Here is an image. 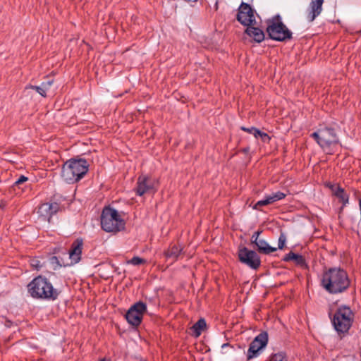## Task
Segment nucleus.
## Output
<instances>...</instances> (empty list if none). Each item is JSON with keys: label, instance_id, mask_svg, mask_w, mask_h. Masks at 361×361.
Wrapping results in <instances>:
<instances>
[{"label": "nucleus", "instance_id": "f257e3e1", "mask_svg": "<svg viewBox=\"0 0 361 361\" xmlns=\"http://www.w3.org/2000/svg\"><path fill=\"white\" fill-rule=\"evenodd\" d=\"M350 283L347 271L341 267L329 268L322 274L321 286L330 294L345 292Z\"/></svg>", "mask_w": 361, "mask_h": 361}, {"label": "nucleus", "instance_id": "f03ea898", "mask_svg": "<svg viewBox=\"0 0 361 361\" xmlns=\"http://www.w3.org/2000/svg\"><path fill=\"white\" fill-rule=\"evenodd\" d=\"M27 290L33 298L42 300H55L60 293L46 277L41 275L34 278L28 283Z\"/></svg>", "mask_w": 361, "mask_h": 361}, {"label": "nucleus", "instance_id": "7ed1b4c3", "mask_svg": "<svg viewBox=\"0 0 361 361\" xmlns=\"http://www.w3.org/2000/svg\"><path fill=\"white\" fill-rule=\"evenodd\" d=\"M88 169L89 164L86 159L72 158L63 165L61 176L68 183H74L84 177Z\"/></svg>", "mask_w": 361, "mask_h": 361}, {"label": "nucleus", "instance_id": "20e7f679", "mask_svg": "<svg viewBox=\"0 0 361 361\" xmlns=\"http://www.w3.org/2000/svg\"><path fill=\"white\" fill-rule=\"evenodd\" d=\"M329 316L337 334L342 336L348 333L354 322L355 314L349 306L342 305Z\"/></svg>", "mask_w": 361, "mask_h": 361}, {"label": "nucleus", "instance_id": "39448f33", "mask_svg": "<svg viewBox=\"0 0 361 361\" xmlns=\"http://www.w3.org/2000/svg\"><path fill=\"white\" fill-rule=\"evenodd\" d=\"M126 222L117 210L105 207L101 214V226L106 232L116 233L125 228Z\"/></svg>", "mask_w": 361, "mask_h": 361}, {"label": "nucleus", "instance_id": "423d86ee", "mask_svg": "<svg viewBox=\"0 0 361 361\" xmlns=\"http://www.w3.org/2000/svg\"><path fill=\"white\" fill-rule=\"evenodd\" d=\"M320 147L329 154H333L334 147L340 143L334 128L326 126L321 128Z\"/></svg>", "mask_w": 361, "mask_h": 361}, {"label": "nucleus", "instance_id": "0eeeda50", "mask_svg": "<svg viewBox=\"0 0 361 361\" xmlns=\"http://www.w3.org/2000/svg\"><path fill=\"white\" fill-rule=\"evenodd\" d=\"M267 32L273 40L285 42L292 39V32L281 21H271L267 27Z\"/></svg>", "mask_w": 361, "mask_h": 361}, {"label": "nucleus", "instance_id": "6e6552de", "mask_svg": "<svg viewBox=\"0 0 361 361\" xmlns=\"http://www.w3.org/2000/svg\"><path fill=\"white\" fill-rule=\"evenodd\" d=\"M159 180L148 175H140L137 180L136 187L134 191L138 196H142L147 193H155L158 190Z\"/></svg>", "mask_w": 361, "mask_h": 361}, {"label": "nucleus", "instance_id": "1a4fd4ad", "mask_svg": "<svg viewBox=\"0 0 361 361\" xmlns=\"http://www.w3.org/2000/svg\"><path fill=\"white\" fill-rule=\"evenodd\" d=\"M147 312V305L138 301L133 304L125 314L127 322L133 326H138L143 319L144 314Z\"/></svg>", "mask_w": 361, "mask_h": 361}, {"label": "nucleus", "instance_id": "9d476101", "mask_svg": "<svg viewBox=\"0 0 361 361\" xmlns=\"http://www.w3.org/2000/svg\"><path fill=\"white\" fill-rule=\"evenodd\" d=\"M238 257L242 264L252 269L257 270L261 265V259L258 254L246 247H239Z\"/></svg>", "mask_w": 361, "mask_h": 361}, {"label": "nucleus", "instance_id": "9b49d317", "mask_svg": "<svg viewBox=\"0 0 361 361\" xmlns=\"http://www.w3.org/2000/svg\"><path fill=\"white\" fill-rule=\"evenodd\" d=\"M255 11L248 4L242 2L238 8L237 20L243 25H252L255 24Z\"/></svg>", "mask_w": 361, "mask_h": 361}, {"label": "nucleus", "instance_id": "f8f14e48", "mask_svg": "<svg viewBox=\"0 0 361 361\" xmlns=\"http://www.w3.org/2000/svg\"><path fill=\"white\" fill-rule=\"evenodd\" d=\"M60 204L57 202H45L39 207L37 212L44 220L50 223L51 217L60 210Z\"/></svg>", "mask_w": 361, "mask_h": 361}, {"label": "nucleus", "instance_id": "ddd939ff", "mask_svg": "<svg viewBox=\"0 0 361 361\" xmlns=\"http://www.w3.org/2000/svg\"><path fill=\"white\" fill-rule=\"evenodd\" d=\"M82 247L83 240L82 238H77L72 243L68 251L71 264L78 263L81 260Z\"/></svg>", "mask_w": 361, "mask_h": 361}, {"label": "nucleus", "instance_id": "4468645a", "mask_svg": "<svg viewBox=\"0 0 361 361\" xmlns=\"http://www.w3.org/2000/svg\"><path fill=\"white\" fill-rule=\"evenodd\" d=\"M324 0H312L310 4V10L307 13V20L309 22H312L314 19L320 15L322 11V5Z\"/></svg>", "mask_w": 361, "mask_h": 361}, {"label": "nucleus", "instance_id": "2eb2a0df", "mask_svg": "<svg viewBox=\"0 0 361 361\" xmlns=\"http://www.w3.org/2000/svg\"><path fill=\"white\" fill-rule=\"evenodd\" d=\"M247 26L245 33L252 37L255 42L259 43L264 39V33L260 28L254 27L253 25Z\"/></svg>", "mask_w": 361, "mask_h": 361}, {"label": "nucleus", "instance_id": "dca6fc26", "mask_svg": "<svg viewBox=\"0 0 361 361\" xmlns=\"http://www.w3.org/2000/svg\"><path fill=\"white\" fill-rule=\"evenodd\" d=\"M183 248L178 245H171L169 248L164 251V256L166 259L175 262L178 259Z\"/></svg>", "mask_w": 361, "mask_h": 361}, {"label": "nucleus", "instance_id": "f3484780", "mask_svg": "<svg viewBox=\"0 0 361 361\" xmlns=\"http://www.w3.org/2000/svg\"><path fill=\"white\" fill-rule=\"evenodd\" d=\"M255 247L259 253L264 255H269L276 251V247L270 246L268 243L263 239H260L259 241L256 242Z\"/></svg>", "mask_w": 361, "mask_h": 361}, {"label": "nucleus", "instance_id": "a211bd4d", "mask_svg": "<svg viewBox=\"0 0 361 361\" xmlns=\"http://www.w3.org/2000/svg\"><path fill=\"white\" fill-rule=\"evenodd\" d=\"M334 195L342 203V206L340 208V212H341L343 211V208L346 206V204L349 202V195L347 194L345 192L344 189L342 188L340 185L336 186Z\"/></svg>", "mask_w": 361, "mask_h": 361}, {"label": "nucleus", "instance_id": "6ab92c4d", "mask_svg": "<svg viewBox=\"0 0 361 361\" xmlns=\"http://www.w3.org/2000/svg\"><path fill=\"white\" fill-rule=\"evenodd\" d=\"M206 327L205 319L203 318L200 319L191 328L193 336L195 337L200 336Z\"/></svg>", "mask_w": 361, "mask_h": 361}, {"label": "nucleus", "instance_id": "aec40b11", "mask_svg": "<svg viewBox=\"0 0 361 361\" xmlns=\"http://www.w3.org/2000/svg\"><path fill=\"white\" fill-rule=\"evenodd\" d=\"M251 343L264 348L268 343V334L266 331L260 333Z\"/></svg>", "mask_w": 361, "mask_h": 361}, {"label": "nucleus", "instance_id": "412c9836", "mask_svg": "<svg viewBox=\"0 0 361 361\" xmlns=\"http://www.w3.org/2000/svg\"><path fill=\"white\" fill-rule=\"evenodd\" d=\"M269 361H288V359L284 352H279L271 354L269 358Z\"/></svg>", "mask_w": 361, "mask_h": 361}, {"label": "nucleus", "instance_id": "4be33fe9", "mask_svg": "<svg viewBox=\"0 0 361 361\" xmlns=\"http://www.w3.org/2000/svg\"><path fill=\"white\" fill-rule=\"evenodd\" d=\"M294 262L295 264L302 268V269H307L308 268V265L306 263V261H305V257L301 255H298L297 257H295V260H294Z\"/></svg>", "mask_w": 361, "mask_h": 361}, {"label": "nucleus", "instance_id": "5701e85b", "mask_svg": "<svg viewBox=\"0 0 361 361\" xmlns=\"http://www.w3.org/2000/svg\"><path fill=\"white\" fill-rule=\"evenodd\" d=\"M272 204L271 201L269 200V195L265 197L264 200L258 201L253 207L254 209L261 210V207L263 206H266L268 204Z\"/></svg>", "mask_w": 361, "mask_h": 361}, {"label": "nucleus", "instance_id": "b1692460", "mask_svg": "<svg viewBox=\"0 0 361 361\" xmlns=\"http://www.w3.org/2000/svg\"><path fill=\"white\" fill-rule=\"evenodd\" d=\"M286 195L282 192H276L273 193L272 195H269V200L271 201V203H274L278 200H281L285 198Z\"/></svg>", "mask_w": 361, "mask_h": 361}, {"label": "nucleus", "instance_id": "393cba45", "mask_svg": "<svg viewBox=\"0 0 361 361\" xmlns=\"http://www.w3.org/2000/svg\"><path fill=\"white\" fill-rule=\"evenodd\" d=\"M146 262V260L137 256L133 257L132 259L128 261V264H131L135 266L143 264Z\"/></svg>", "mask_w": 361, "mask_h": 361}, {"label": "nucleus", "instance_id": "a878e982", "mask_svg": "<svg viewBox=\"0 0 361 361\" xmlns=\"http://www.w3.org/2000/svg\"><path fill=\"white\" fill-rule=\"evenodd\" d=\"M240 130L250 134H252L256 138H257V134H259V130L255 127L246 128L245 126H241Z\"/></svg>", "mask_w": 361, "mask_h": 361}, {"label": "nucleus", "instance_id": "bb28decb", "mask_svg": "<svg viewBox=\"0 0 361 361\" xmlns=\"http://www.w3.org/2000/svg\"><path fill=\"white\" fill-rule=\"evenodd\" d=\"M259 353L260 352L249 347L247 353V360L249 361L252 358L257 357L259 355Z\"/></svg>", "mask_w": 361, "mask_h": 361}, {"label": "nucleus", "instance_id": "cd10ccee", "mask_svg": "<svg viewBox=\"0 0 361 361\" xmlns=\"http://www.w3.org/2000/svg\"><path fill=\"white\" fill-rule=\"evenodd\" d=\"M30 88L32 90H35L41 96H42L44 97H47V90L45 89H44V87L42 85L40 86L30 85Z\"/></svg>", "mask_w": 361, "mask_h": 361}, {"label": "nucleus", "instance_id": "c85d7f7f", "mask_svg": "<svg viewBox=\"0 0 361 361\" xmlns=\"http://www.w3.org/2000/svg\"><path fill=\"white\" fill-rule=\"evenodd\" d=\"M286 241V236L284 233L281 232L279 238L278 248L282 250Z\"/></svg>", "mask_w": 361, "mask_h": 361}, {"label": "nucleus", "instance_id": "c756f323", "mask_svg": "<svg viewBox=\"0 0 361 361\" xmlns=\"http://www.w3.org/2000/svg\"><path fill=\"white\" fill-rule=\"evenodd\" d=\"M321 128L318 129L316 132H314L310 135V137H312L316 142L320 146L321 144Z\"/></svg>", "mask_w": 361, "mask_h": 361}, {"label": "nucleus", "instance_id": "7c9ffc66", "mask_svg": "<svg viewBox=\"0 0 361 361\" xmlns=\"http://www.w3.org/2000/svg\"><path fill=\"white\" fill-rule=\"evenodd\" d=\"M30 265L34 269L39 270L40 268L43 267V264L41 263V262L37 259L34 258L30 260Z\"/></svg>", "mask_w": 361, "mask_h": 361}, {"label": "nucleus", "instance_id": "2f4dec72", "mask_svg": "<svg viewBox=\"0 0 361 361\" xmlns=\"http://www.w3.org/2000/svg\"><path fill=\"white\" fill-rule=\"evenodd\" d=\"M298 254H296L292 251H290L289 253L286 254L283 258V261L284 262H289V261H293L295 260V257H297Z\"/></svg>", "mask_w": 361, "mask_h": 361}, {"label": "nucleus", "instance_id": "473e14b6", "mask_svg": "<svg viewBox=\"0 0 361 361\" xmlns=\"http://www.w3.org/2000/svg\"><path fill=\"white\" fill-rule=\"evenodd\" d=\"M260 137L262 142L269 143L271 140V137L266 133L259 130V134H257V137Z\"/></svg>", "mask_w": 361, "mask_h": 361}, {"label": "nucleus", "instance_id": "72a5a7b5", "mask_svg": "<svg viewBox=\"0 0 361 361\" xmlns=\"http://www.w3.org/2000/svg\"><path fill=\"white\" fill-rule=\"evenodd\" d=\"M262 233V231H255L251 237V244L255 245L256 242L259 241L260 238H259V235Z\"/></svg>", "mask_w": 361, "mask_h": 361}, {"label": "nucleus", "instance_id": "f704fd0d", "mask_svg": "<svg viewBox=\"0 0 361 361\" xmlns=\"http://www.w3.org/2000/svg\"><path fill=\"white\" fill-rule=\"evenodd\" d=\"M28 180L27 177L25 176H20V178L15 182L14 187L15 186H19L20 185L23 184V183L26 182Z\"/></svg>", "mask_w": 361, "mask_h": 361}, {"label": "nucleus", "instance_id": "c9c22d12", "mask_svg": "<svg viewBox=\"0 0 361 361\" xmlns=\"http://www.w3.org/2000/svg\"><path fill=\"white\" fill-rule=\"evenodd\" d=\"M53 82V80H49L47 81L43 82L41 85L43 86L44 89H45L47 91L52 85Z\"/></svg>", "mask_w": 361, "mask_h": 361}, {"label": "nucleus", "instance_id": "e433bc0d", "mask_svg": "<svg viewBox=\"0 0 361 361\" xmlns=\"http://www.w3.org/2000/svg\"><path fill=\"white\" fill-rule=\"evenodd\" d=\"M249 347L252 348H253V349H255V350H257L259 352H260L263 349V348H259V346H257L256 345H255V344H253L252 343H250Z\"/></svg>", "mask_w": 361, "mask_h": 361}, {"label": "nucleus", "instance_id": "4c0bfd02", "mask_svg": "<svg viewBox=\"0 0 361 361\" xmlns=\"http://www.w3.org/2000/svg\"><path fill=\"white\" fill-rule=\"evenodd\" d=\"M51 262L52 264H54V263H56L57 264L60 265V264H59V259H58L57 257H56V256H53V257H51Z\"/></svg>", "mask_w": 361, "mask_h": 361}, {"label": "nucleus", "instance_id": "58836bf2", "mask_svg": "<svg viewBox=\"0 0 361 361\" xmlns=\"http://www.w3.org/2000/svg\"><path fill=\"white\" fill-rule=\"evenodd\" d=\"M326 185L331 190L333 193H334L336 186L332 185L331 183H327Z\"/></svg>", "mask_w": 361, "mask_h": 361}, {"label": "nucleus", "instance_id": "ea45409f", "mask_svg": "<svg viewBox=\"0 0 361 361\" xmlns=\"http://www.w3.org/2000/svg\"><path fill=\"white\" fill-rule=\"evenodd\" d=\"M240 151H241L243 153L247 154V153H248V152H249V151H250V147H245V148L242 149Z\"/></svg>", "mask_w": 361, "mask_h": 361}, {"label": "nucleus", "instance_id": "a19ab883", "mask_svg": "<svg viewBox=\"0 0 361 361\" xmlns=\"http://www.w3.org/2000/svg\"><path fill=\"white\" fill-rule=\"evenodd\" d=\"M228 345H229L228 343H224V344L222 345V348L227 347Z\"/></svg>", "mask_w": 361, "mask_h": 361}, {"label": "nucleus", "instance_id": "79ce46f5", "mask_svg": "<svg viewBox=\"0 0 361 361\" xmlns=\"http://www.w3.org/2000/svg\"><path fill=\"white\" fill-rule=\"evenodd\" d=\"M99 361H111V360L103 358V359H101Z\"/></svg>", "mask_w": 361, "mask_h": 361}]
</instances>
